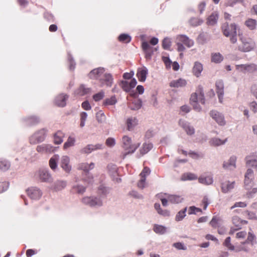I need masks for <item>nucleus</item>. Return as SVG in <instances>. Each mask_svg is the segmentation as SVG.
Wrapping results in <instances>:
<instances>
[{
	"label": "nucleus",
	"mask_w": 257,
	"mask_h": 257,
	"mask_svg": "<svg viewBox=\"0 0 257 257\" xmlns=\"http://www.w3.org/2000/svg\"><path fill=\"white\" fill-rule=\"evenodd\" d=\"M94 167V164L93 163H81L78 165V169L87 172L93 169Z\"/></svg>",
	"instance_id": "nucleus-24"
},
{
	"label": "nucleus",
	"mask_w": 257,
	"mask_h": 257,
	"mask_svg": "<svg viewBox=\"0 0 257 257\" xmlns=\"http://www.w3.org/2000/svg\"><path fill=\"white\" fill-rule=\"evenodd\" d=\"M220 219L219 217L214 216L210 222V224L213 227H217Z\"/></svg>",
	"instance_id": "nucleus-55"
},
{
	"label": "nucleus",
	"mask_w": 257,
	"mask_h": 257,
	"mask_svg": "<svg viewBox=\"0 0 257 257\" xmlns=\"http://www.w3.org/2000/svg\"><path fill=\"white\" fill-rule=\"evenodd\" d=\"M67 183L64 181H58L54 184V189L56 191L61 190L66 186Z\"/></svg>",
	"instance_id": "nucleus-44"
},
{
	"label": "nucleus",
	"mask_w": 257,
	"mask_h": 257,
	"mask_svg": "<svg viewBox=\"0 0 257 257\" xmlns=\"http://www.w3.org/2000/svg\"><path fill=\"white\" fill-rule=\"evenodd\" d=\"M104 97V93L103 92H98L93 96V98L95 101H98Z\"/></svg>",
	"instance_id": "nucleus-61"
},
{
	"label": "nucleus",
	"mask_w": 257,
	"mask_h": 257,
	"mask_svg": "<svg viewBox=\"0 0 257 257\" xmlns=\"http://www.w3.org/2000/svg\"><path fill=\"white\" fill-rule=\"evenodd\" d=\"M171 42L169 38H166L163 41V47L165 49H168L171 46Z\"/></svg>",
	"instance_id": "nucleus-57"
},
{
	"label": "nucleus",
	"mask_w": 257,
	"mask_h": 257,
	"mask_svg": "<svg viewBox=\"0 0 257 257\" xmlns=\"http://www.w3.org/2000/svg\"><path fill=\"white\" fill-rule=\"evenodd\" d=\"M9 187V183L7 182H3L0 183V193H3L6 191Z\"/></svg>",
	"instance_id": "nucleus-58"
},
{
	"label": "nucleus",
	"mask_w": 257,
	"mask_h": 257,
	"mask_svg": "<svg viewBox=\"0 0 257 257\" xmlns=\"http://www.w3.org/2000/svg\"><path fill=\"white\" fill-rule=\"evenodd\" d=\"M218 20V14L217 13H213L208 18L207 23L210 25L215 24Z\"/></svg>",
	"instance_id": "nucleus-46"
},
{
	"label": "nucleus",
	"mask_w": 257,
	"mask_h": 257,
	"mask_svg": "<svg viewBox=\"0 0 257 257\" xmlns=\"http://www.w3.org/2000/svg\"><path fill=\"white\" fill-rule=\"evenodd\" d=\"M246 203L244 202H237L230 207V209H233L236 207L244 208L246 206Z\"/></svg>",
	"instance_id": "nucleus-59"
},
{
	"label": "nucleus",
	"mask_w": 257,
	"mask_h": 257,
	"mask_svg": "<svg viewBox=\"0 0 257 257\" xmlns=\"http://www.w3.org/2000/svg\"><path fill=\"white\" fill-rule=\"evenodd\" d=\"M102 146L101 144H99L96 145H89L83 149V151L85 153L88 154L94 150L101 149Z\"/></svg>",
	"instance_id": "nucleus-36"
},
{
	"label": "nucleus",
	"mask_w": 257,
	"mask_h": 257,
	"mask_svg": "<svg viewBox=\"0 0 257 257\" xmlns=\"http://www.w3.org/2000/svg\"><path fill=\"white\" fill-rule=\"evenodd\" d=\"M26 191L28 196L34 200L39 199L42 195L41 191L36 187L28 188Z\"/></svg>",
	"instance_id": "nucleus-16"
},
{
	"label": "nucleus",
	"mask_w": 257,
	"mask_h": 257,
	"mask_svg": "<svg viewBox=\"0 0 257 257\" xmlns=\"http://www.w3.org/2000/svg\"><path fill=\"white\" fill-rule=\"evenodd\" d=\"M153 230L154 232L157 234H163L166 232L167 228L161 225L155 224L154 225Z\"/></svg>",
	"instance_id": "nucleus-40"
},
{
	"label": "nucleus",
	"mask_w": 257,
	"mask_h": 257,
	"mask_svg": "<svg viewBox=\"0 0 257 257\" xmlns=\"http://www.w3.org/2000/svg\"><path fill=\"white\" fill-rule=\"evenodd\" d=\"M199 183L204 185H210L213 182V179L211 175H202L198 178Z\"/></svg>",
	"instance_id": "nucleus-19"
},
{
	"label": "nucleus",
	"mask_w": 257,
	"mask_h": 257,
	"mask_svg": "<svg viewBox=\"0 0 257 257\" xmlns=\"http://www.w3.org/2000/svg\"><path fill=\"white\" fill-rule=\"evenodd\" d=\"M175 43L177 45V50L180 53L179 56L183 58V52L186 50L184 45L188 48H191L194 45L193 40L184 35H177L176 37Z\"/></svg>",
	"instance_id": "nucleus-2"
},
{
	"label": "nucleus",
	"mask_w": 257,
	"mask_h": 257,
	"mask_svg": "<svg viewBox=\"0 0 257 257\" xmlns=\"http://www.w3.org/2000/svg\"><path fill=\"white\" fill-rule=\"evenodd\" d=\"M104 72L103 68L94 69L89 73V77L91 79H98L102 85L110 86L111 85V75L110 74L104 73Z\"/></svg>",
	"instance_id": "nucleus-1"
},
{
	"label": "nucleus",
	"mask_w": 257,
	"mask_h": 257,
	"mask_svg": "<svg viewBox=\"0 0 257 257\" xmlns=\"http://www.w3.org/2000/svg\"><path fill=\"white\" fill-rule=\"evenodd\" d=\"M237 160L236 156H231L228 160L224 161L223 163V168L227 170H234L236 167V162Z\"/></svg>",
	"instance_id": "nucleus-14"
},
{
	"label": "nucleus",
	"mask_w": 257,
	"mask_h": 257,
	"mask_svg": "<svg viewBox=\"0 0 257 257\" xmlns=\"http://www.w3.org/2000/svg\"><path fill=\"white\" fill-rule=\"evenodd\" d=\"M137 83V82L136 79L133 78L130 82L126 81H121L120 82V86L124 91L130 92L131 95L135 96L136 93H134L132 89L136 86Z\"/></svg>",
	"instance_id": "nucleus-11"
},
{
	"label": "nucleus",
	"mask_w": 257,
	"mask_h": 257,
	"mask_svg": "<svg viewBox=\"0 0 257 257\" xmlns=\"http://www.w3.org/2000/svg\"><path fill=\"white\" fill-rule=\"evenodd\" d=\"M245 25L250 30H255L257 26V22L252 19H248L245 22Z\"/></svg>",
	"instance_id": "nucleus-38"
},
{
	"label": "nucleus",
	"mask_w": 257,
	"mask_h": 257,
	"mask_svg": "<svg viewBox=\"0 0 257 257\" xmlns=\"http://www.w3.org/2000/svg\"><path fill=\"white\" fill-rule=\"evenodd\" d=\"M155 209L157 210L158 214L165 217L169 216L170 212L169 210L165 209L163 210L161 208L160 204L159 203H155L154 205Z\"/></svg>",
	"instance_id": "nucleus-33"
},
{
	"label": "nucleus",
	"mask_w": 257,
	"mask_h": 257,
	"mask_svg": "<svg viewBox=\"0 0 257 257\" xmlns=\"http://www.w3.org/2000/svg\"><path fill=\"white\" fill-rule=\"evenodd\" d=\"M173 245L179 250H185L186 249V247L181 242L174 243Z\"/></svg>",
	"instance_id": "nucleus-62"
},
{
	"label": "nucleus",
	"mask_w": 257,
	"mask_h": 257,
	"mask_svg": "<svg viewBox=\"0 0 257 257\" xmlns=\"http://www.w3.org/2000/svg\"><path fill=\"white\" fill-rule=\"evenodd\" d=\"M96 118L99 123H103L106 120L105 115L102 110H99L96 113Z\"/></svg>",
	"instance_id": "nucleus-45"
},
{
	"label": "nucleus",
	"mask_w": 257,
	"mask_h": 257,
	"mask_svg": "<svg viewBox=\"0 0 257 257\" xmlns=\"http://www.w3.org/2000/svg\"><path fill=\"white\" fill-rule=\"evenodd\" d=\"M35 178L41 182H49L52 180L51 175L48 169H41L35 173Z\"/></svg>",
	"instance_id": "nucleus-9"
},
{
	"label": "nucleus",
	"mask_w": 257,
	"mask_h": 257,
	"mask_svg": "<svg viewBox=\"0 0 257 257\" xmlns=\"http://www.w3.org/2000/svg\"><path fill=\"white\" fill-rule=\"evenodd\" d=\"M246 163L248 167L254 168L257 172V157L249 155L246 157Z\"/></svg>",
	"instance_id": "nucleus-20"
},
{
	"label": "nucleus",
	"mask_w": 257,
	"mask_h": 257,
	"mask_svg": "<svg viewBox=\"0 0 257 257\" xmlns=\"http://www.w3.org/2000/svg\"><path fill=\"white\" fill-rule=\"evenodd\" d=\"M162 60L165 63L166 67L167 69H169L171 67V65L172 63V62L170 59V58L168 57H162Z\"/></svg>",
	"instance_id": "nucleus-54"
},
{
	"label": "nucleus",
	"mask_w": 257,
	"mask_h": 257,
	"mask_svg": "<svg viewBox=\"0 0 257 257\" xmlns=\"http://www.w3.org/2000/svg\"><path fill=\"white\" fill-rule=\"evenodd\" d=\"M142 106V101L140 100H136L131 105V108L133 110H138Z\"/></svg>",
	"instance_id": "nucleus-52"
},
{
	"label": "nucleus",
	"mask_w": 257,
	"mask_h": 257,
	"mask_svg": "<svg viewBox=\"0 0 257 257\" xmlns=\"http://www.w3.org/2000/svg\"><path fill=\"white\" fill-rule=\"evenodd\" d=\"M190 23L191 25L196 26L202 23V21L197 18H192L190 20Z\"/></svg>",
	"instance_id": "nucleus-60"
},
{
	"label": "nucleus",
	"mask_w": 257,
	"mask_h": 257,
	"mask_svg": "<svg viewBox=\"0 0 257 257\" xmlns=\"http://www.w3.org/2000/svg\"><path fill=\"white\" fill-rule=\"evenodd\" d=\"M203 70V67L201 63L198 61H196L194 63L192 72L195 77L197 78L201 76Z\"/></svg>",
	"instance_id": "nucleus-18"
},
{
	"label": "nucleus",
	"mask_w": 257,
	"mask_h": 257,
	"mask_svg": "<svg viewBox=\"0 0 257 257\" xmlns=\"http://www.w3.org/2000/svg\"><path fill=\"white\" fill-rule=\"evenodd\" d=\"M223 34L226 37H230V41L232 43H235L237 41L236 26L235 24H232L229 26L223 27Z\"/></svg>",
	"instance_id": "nucleus-8"
},
{
	"label": "nucleus",
	"mask_w": 257,
	"mask_h": 257,
	"mask_svg": "<svg viewBox=\"0 0 257 257\" xmlns=\"http://www.w3.org/2000/svg\"><path fill=\"white\" fill-rule=\"evenodd\" d=\"M46 133L47 131L44 128L36 132L31 137L30 139V143L35 144L43 141Z\"/></svg>",
	"instance_id": "nucleus-13"
},
{
	"label": "nucleus",
	"mask_w": 257,
	"mask_h": 257,
	"mask_svg": "<svg viewBox=\"0 0 257 257\" xmlns=\"http://www.w3.org/2000/svg\"><path fill=\"white\" fill-rule=\"evenodd\" d=\"M153 147V145L152 143L149 142L145 143L140 149V153L142 155H144L149 152Z\"/></svg>",
	"instance_id": "nucleus-34"
},
{
	"label": "nucleus",
	"mask_w": 257,
	"mask_h": 257,
	"mask_svg": "<svg viewBox=\"0 0 257 257\" xmlns=\"http://www.w3.org/2000/svg\"><path fill=\"white\" fill-rule=\"evenodd\" d=\"M118 40L120 42L127 43L131 40V37L128 34H122L118 37Z\"/></svg>",
	"instance_id": "nucleus-48"
},
{
	"label": "nucleus",
	"mask_w": 257,
	"mask_h": 257,
	"mask_svg": "<svg viewBox=\"0 0 257 257\" xmlns=\"http://www.w3.org/2000/svg\"><path fill=\"white\" fill-rule=\"evenodd\" d=\"M65 137L64 134L61 132H57L54 136V142L56 144H60L63 140Z\"/></svg>",
	"instance_id": "nucleus-37"
},
{
	"label": "nucleus",
	"mask_w": 257,
	"mask_h": 257,
	"mask_svg": "<svg viewBox=\"0 0 257 257\" xmlns=\"http://www.w3.org/2000/svg\"><path fill=\"white\" fill-rule=\"evenodd\" d=\"M209 197L207 195L204 196L202 199V203L203 204V208L205 210L206 209L207 206L209 204Z\"/></svg>",
	"instance_id": "nucleus-64"
},
{
	"label": "nucleus",
	"mask_w": 257,
	"mask_h": 257,
	"mask_svg": "<svg viewBox=\"0 0 257 257\" xmlns=\"http://www.w3.org/2000/svg\"><path fill=\"white\" fill-rule=\"evenodd\" d=\"M217 93L224 92V84L221 80H218L216 82Z\"/></svg>",
	"instance_id": "nucleus-51"
},
{
	"label": "nucleus",
	"mask_w": 257,
	"mask_h": 257,
	"mask_svg": "<svg viewBox=\"0 0 257 257\" xmlns=\"http://www.w3.org/2000/svg\"><path fill=\"white\" fill-rule=\"evenodd\" d=\"M87 113L85 112H81L80 113V126L83 127L85 125V122L87 118Z\"/></svg>",
	"instance_id": "nucleus-47"
},
{
	"label": "nucleus",
	"mask_w": 257,
	"mask_h": 257,
	"mask_svg": "<svg viewBox=\"0 0 257 257\" xmlns=\"http://www.w3.org/2000/svg\"><path fill=\"white\" fill-rule=\"evenodd\" d=\"M75 142L76 139L74 137L69 136L66 142L64 144L63 149L66 150L69 148L74 146L75 145Z\"/></svg>",
	"instance_id": "nucleus-31"
},
{
	"label": "nucleus",
	"mask_w": 257,
	"mask_h": 257,
	"mask_svg": "<svg viewBox=\"0 0 257 257\" xmlns=\"http://www.w3.org/2000/svg\"><path fill=\"white\" fill-rule=\"evenodd\" d=\"M226 142V139L221 140L218 138H213L209 141V144L213 146H218L224 144Z\"/></svg>",
	"instance_id": "nucleus-35"
},
{
	"label": "nucleus",
	"mask_w": 257,
	"mask_h": 257,
	"mask_svg": "<svg viewBox=\"0 0 257 257\" xmlns=\"http://www.w3.org/2000/svg\"><path fill=\"white\" fill-rule=\"evenodd\" d=\"M109 190L107 186L104 185H101L99 186L98 189V193L99 196L103 198V196H106V194L109 192Z\"/></svg>",
	"instance_id": "nucleus-43"
},
{
	"label": "nucleus",
	"mask_w": 257,
	"mask_h": 257,
	"mask_svg": "<svg viewBox=\"0 0 257 257\" xmlns=\"http://www.w3.org/2000/svg\"><path fill=\"white\" fill-rule=\"evenodd\" d=\"M240 40L241 44L238 46L239 50L243 52H249L253 50L255 47V43L251 39L241 36Z\"/></svg>",
	"instance_id": "nucleus-6"
},
{
	"label": "nucleus",
	"mask_w": 257,
	"mask_h": 257,
	"mask_svg": "<svg viewBox=\"0 0 257 257\" xmlns=\"http://www.w3.org/2000/svg\"><path fill=\"white\" fill-rule=\"evenodd\" d=\"M59 159V156L58 155H53L49 160V166L51 169L53 170H55L58 167L57 162Z\"/></svg>",
	"instance_id": "nucleus-28"
},
{
	"label": "nucleus",
	"mask_w": 257,
	"mask_h": 257,
	"mask_svg": "<svg viewBox=\"0 0 257 257\" xmlns=\"http://www.w3.org/2000/svg\"><path fill=\"white\" fill-rule=\"evenodd\" d=\"M122 142L126 154L134 153L140 145L138 143H133L131 138L126 136L123 137Z\"/></svg>",
	"instance_id": "nucleus-7"
},
{
	"label": "nucleus",
	"mask_w": 257,
	"mask_h": 257,
	"mask_svg": "<svg viewBox=\"0 0 257 257\" xmlns=\"http://www.w3.org/2000/svg\"><path fill=\"white\" fill-rule=\"evenodd\" d=\"M158 198L162 202L164 206L168 205V202L172 203H179L182 202L183 199L180 196L170 195L167 194H161L158 195Z\"/></svg>",
	"instance_id": "nucleus-5"
},
{
	"label": "nucleus",
	"mask_w": 257,
	"mask_h": 257,
	"mask_svg": "<svg viewBox=\"0 0 257 257\" xmlns=\"http://www.w3.org/2000/svg\"><path fill=\"white\" fill-rule=\"evenodd\" d=\"M198 212H202V210L201 209L196 207L195 206H191L188 209L189 214H195Z\"/></svg>",
	"instance_id": "nucleus-53"
},
{
	"label": "nucleus",
	"mask_w": 257,
	"mask_h": 257,
	"mask_svg": "<svg viewBox=\"0 0 257 257\" xmlns=\"http://www.w3.org/2000/svg\"><path fill=\"white\" fill-rule=\"evenodd\" d=\"M73 191L74 192L82 194L85 191V188L81 185H76L73 187Z\"/></svg>",
	"instance_id": "nucleus-50"
},
{
	"label": "nucleus",
	"mask_w": 257,
	"mask_h": 257,
	"mask_svg": "<svg viewBox=\"0 0 257 257\" xmlns=\"http://www.w3.org/2000/svg\"><path fill=\"white\" fill-rule=\"evenodd\" d=\"M232 223L237 227L240 228L242 224H246L247 221L240 219L238 216H234L232 217Z\"/></svg>",
	"instance_id": "nucleus-41"
},
{
	"label": "nucleus",
	"mask_w": 257,
	"mask_h": 257,
	"mask_svg": "<svg viewBox=\"0 0 257 257\" xmlns=\"http://www.w3.org/2000/svg\"><path fill=\"white\" fill-rule=\"evenodd\" d=\"M254 235L252 233L249 232L248 236H247V240L246 241L242 243V244L240 245L237 246L236 247V251H240L241 250H243V251H248V248L246 246H245V244L246 243H248L249 242H250L251 245H253L252 241L254 239Z\"/></svg>",
	"instance_id": "nucleus-17"
},
{
	"label": "nucleus",
	"mask_w": 257,
	"mask_h": 257,
	"mask_svg": "<svg viewBox=\"0 0 257 257\" xmlns=\"http://www.w3.org/2000/svg\"><path fill=\"white\" fill-rule=\"evenodd\" d=\"M187 84V81L183 78H179L171 81L169 83L171 87L179 88L184 87Z\"/></svg>",
	"instance_id": "nucleus-21"
},
{
	"label": "nucleus",
	"mask_w": 257,
	"mask_h": 257,
	"mask_svg": "<svg viewBox=\"0 0 257 257\" xmlns=\"http://www.w3.org/2000/svg\"><path fill=\"white\" fill-rule=\"evenodd\" d=\"M179 125L184 130L188 135H193L195 133V129L191 124L183 119L179 121Z\"/></svg>",
	"instance_id": "nucleus-15"
},
{
	"label": "nucleus",
	"mask_w": 257,
	"mask_h": 257,
	"mask_svg": "<svg viewBox=\"0 0 257 257\" xmlns=\"http://www.w3.org/2000/svg\"><path fill=\"white\" fill-rule=\"evenodd\" d=\"M68 98L67 95L60 94L58 95L55 100L56 104L61 107H63L66 105V101Z\"/></svg>",
	"instance_id": "nucleus-25"
},
{
	"label": "nucleus",
	"mask_w": 257,
	"mask_h": 257,
	"mask_svg": "<svg viewBox=\"0 0 257 257\" xmlns=\"http://www.w3.org/2000/svg\"><path fill=\"white\" fill-rule=\"evenodd\" d=\"M253 178V171L251 169H247L245 174V178H244V184L245 186L247 187H249L251 186L252 183V179Z\"/></svg>",
	"instance_id": "nucleus-22"
},
{
	"label": "nucleus",
	"mask_w": 257,
	"mask_h": 257,
	"mask_svg": "<svg viewBox=\"0 0 257 257\" xmlns=\"http://www.w3.org/2000/svg\"><path fill=\"white\" fill-rule=\"evenodd\" d=\"M223 59L222 55L219 53H213L211 54V60L212 62L215 63H220Z\"/></svg>",
	"instance_id": "nucleus-39"
},
{
	"label": "nucleus",
	"mask_w": 257,
	"mask_h": 257,
	"mask_svg": "<svg viewBox=\"0 0 257 257\" xmlns=\"http://www.w3.org/2000/svg\"><path fill=\"white\" fill-rule=\"evenodd\" d=\"M142 48L145 53L146 57L150 59L152 56V52L151 51V47L147 42L142 43Z\"/></svg>",
	"instance_id": "nucleus-30"
},
{
	"label": "nucleus",
	"mask_w": 257,
	"mask_h": 257,
	"mask_svg": "<svg viewBox=\"0 0 257 257\" xmlns=\"http://www.w3.org/2000/svg\"><path fill=\"white\" fill-rule=\"evenodd\" d=\"M59 164L62 169L66 173H70L72 169L70 158L68 155H63L60 159Z\"/></svg>",
	"instance_id": "nucleus-10"
},
{
	"label": "nucleus",
	"mask_w": 257,
	"mask_h": 257,
	"mask_svg": "<svg viewBox=\"0 0 257 257\" xmlns=\"http://www.w3.org/2000/svg\"><path fill=\"white\" fill-rule=\"evenodd\" d=\"M190 102L195 110L200 111L201 110V105L205 104L204 94L202 88L199 87L190 97Z\"/></svg>",
	"instance_id": "nucleus-3"
},
{
	"label": "nucleus",
	"mask_w": 257,
	"mask_h": 257,
	"mask_svg": "<svg viewBox=\"0 0 257 257\" xmlns=\"http://www.w3.org/2000/svg\"><path fill=\"white\" fill-rule=\"evenodd\" d=\"M138 121L135 117H131L126 120L127 128L128 131H132L138 124Z\"/></svg>",
	"instance_id": "nucleus-27"
},
{
	"label": "nucleus",
	"mask_w": 257,
	"mask_h": 257,
	"mask_svg": "<svg viewBox=\"0 0 257 257\" xmlns=\"http://www.w3.org/2000/svg\"><path fill=\"white\" fill-rule=\"evenodd\" d=\"M209 115L210 117L219 125L224 126L226 123V120L224 115L216 110H211Z\"/></svg>",
	"instance_id": "nucleus-12"
},
{
	"label": "nucleus",
	"mask_w": 257,
	"mask_h": 257,
	"mask_svg": "<svg viewBox=\"0 0 257 257\" xmlns=\"http://www.w3.org/2000/svg\"><path fill=\"white\" fill-rule=\"evenodd\" d=\"M187 211V207L185 208L182 210L179 211L175 216V220L177 222L182 221L186 216V212Z\"/></svg>",
	"instance_id": "nucleus-42"
},
{
	"label": "nucleus",
	"mask_w": 257,
	"mask_h": 257,
	"mask_svg": "<svg viewBox=\"0 0 257 257\" xmlns=\"http://www.w3.org/2000/svg\"><path fill=\"white\" fill-rule=\"evenodd\" d=\"M10 167V164L6 160H0V171H5L8 170Z\"/></svg>",
	"instance_id": "nucleus-49"
},
{
	"label": "nucleus",
	"mask_w": 257,
	"mask_h": 257,
	"mask_svg": "<svg viewBox=\"0 0 257 257\" xmlns=\"http://www.w3.org/2000/svg\"><path fill=\"white\" fill-rule=\"evenodd\" d=\"M150 173V169L147 167L144 168L143 171L140 174V176L141 178H145L146 179V177L148 176Z\"/></svg>",
	"instance_id": "nucleus-63"
},
{
	"label": "nucleus",
	"mask_w": 257,
	"mask_h": 257,
	"mask_svg": "<svg viewBox=\"0 0 257 257\" xmlns=\"http://www.w3.org/2000/svg\"><path fill=\"white\" fill-rule=\"evenodd\" d=\"M83 203L93 208H98L103 205V200L100 196H85L82 199Z\"/></svg>",
	"instance_id": "nucleus-4"
},
{
	"label": "nucleus",
	"mask_w": 257,
	"mask_h": 257,
	"mask_svg": "<svg viewBox=\"0 0 257 257\" xmlns=\"http://www.w3.org/2000/svg\"><path fill=\"white\" fill-rule=\"evenodd\" d=\"M198 179L197 176L192 173H186L183 174L181 176V179L182 181H192Z\"/></svg>",
	"instance_id": "nucleus-32"
},
{
	"label": "nucleus",
	"mask_w": 257,
	"mask_h": 257,
	"mask_svg": "<svg viewBox=\"0 0 257 257\" xmlns=\"http://www.w3.org/2000/svg\"><path fill=\"white\" fill-rule=\"evenodd\" d=\"M234 186V183L233 182H225L222 184V191L223 192L226 193L230 191Z\"/></svg>",
	"instance_id": "nucleus-29"
},
{
	"label": "nucleus",
	"mask_w": 257,
	"mask_h": 257,
	"mask_svg": "<svg viewBox=\"0 0 257 257\" xmlns=\"http://www.w3.org/2000/svg\"><path fill=\"white\" fill-rule=\"evenodd\" d=\"M224 244L225 246H226L228 249L230 250L235 249L234 246L232 245L230 243V237H228L225 239V241L224 242Z\"/></svg>",
	"instance_id": "nucleus-56"
},
{
	"label": "nucleus",
	"mask_w": 257,
	"mask_h": 257,
	"mask_svg": "<svg viewBox=\"0 0 257 257\" xmlns=\"http://www.w3.org/2000/svg\"><path fill=\"white\" fill-rule=\"evenodd\" d=\"M148 70L145 67H143L138 69L137 75L140 81H145L148 74Z\"/></svg>",
	"instance_id": "nucleus-23"
},
{
	"label": "nucleus",
	"mask_w": 257,
	"mask_h": 257,
	"mask_svg": "<svg viewBox=\"0 0 257 257\" xmlns=\"http://www.w3.org/2000/svg\"><path fill=\"white\" fill-rule=\"evenodd\" d=\"M91 90L89 88L86 87L84 85H81L75 91V94L78 96H83L90 93Z\"/></svg>",
	"instance_id": "nucleus-26"
}]
</instances>
